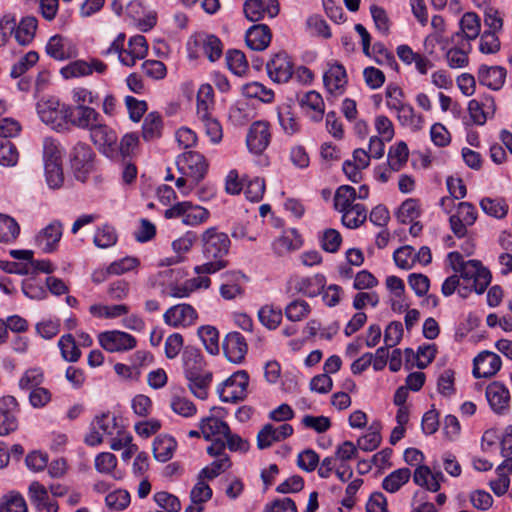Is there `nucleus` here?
I'll use <instances>...</instances> for the list:
<instances>
[{
	"mask_svg": "<svg viewBox=\"0 0 512 512\" xmlns=\"http://www.w3.org/2000/svg\"><path fill=\"white\" fill-rule=\"evenodd\" d=\"M94 466L99 473L112 475L114 478H117L114 473L117 466V458L114 454L110 452L99 453L95 457Z\"/></svg>",
	"mask_w": 512,
	"mask_h": 512,
	"instance_id": "61",
	"label": "nucleus"
},
{
	"mask_svg": "<svg viewBox=\"0 0 512 512\" xmlns=\"http://www.w3.org/2000/svg\"><path fill=\"white\" fill-rule=\"evenodd\" d=\"M242 93L247 98L259 99L265 103L271 102L274 98L272 90L267 89L264 85L258 82H252L244 85Z\"/></svg>",
	"mask_w": 512,
	"mask_h": 512,
	"instance_id": "56",
	"label": "nucleus"
},
{
	"mask_svg": "<svg viewBox=\"0 0 512 512\" xmlns=\"http://www.w3.org/2000/svg\"><path fill=\"white\" fill-rule=\"evenodd\" d=\"M37 113L43 123L59 131L65 128L72 115V108L61 103L58 98L49 97L37 103Z\"/></svg>",
	"mask_w": 512,
	"mask_h": 512,
	"instance_id": "2",
	"label": "nucleus"
},
{
	"mask_svg": "<svg viewBox=\"0 0 512 512\" xmlns=\"http://www.w3.org/2000/svg\"><path fill=\"white\" fill-rule=\"evenodd\" d=\"M324 85L330 94L340 95L347 84L346 70L341 64H333L324 73Z\"/></svg>",
	"mask_w": 512,
	"mask_h": 512,
	"instance_id": "28",
	"label": "nucleus"
},
{
	"mask_svg": "<svg viewBox=\"0 0 512 512\" xmlns=\"http://www.w3.org/2000/svg\"><path fill=\"white\" fill-rule=\"evenodd\" d=\"M89 311L95 317L113 319L122 315H126L129 312V307L125 304H117L111 306L93 304L90 306Z\"/></svg>",
	"mask_w": 512,
	"mask_h": 512,
	"instance_id": "46",
	"label": "nucleus"
},
{
	"mask_svg": "<svg viewBox=\"0 0 512 512\" xmlns=\"http://www.w3.org/2000/svg\"><path fill=\"white\" fill-rule=\"evenodd\" d=\"M198 335L208 353L211 355L219 353V333L215 327L201 326L198 328Z\"/></svg>",
	"mask_w": 512,
	"mask_h": 512,
	"instance_id": "47",
	"label": "nucleus"
},
{
	"mask_svg": "<svg viewBox=\"0 0 512 512\" xmlns=\"http://www.w3.org/2000/svg\"><path fill=\"white\" fill-rule=\"evenodd\" d=\"M270 139L271 134L268 123L256 121L249 128L246 144L252 153L261 154L268 147Z\"/></svg>",
	"mask_w": 512,
	"mask_h": 512,
	"instance_id": "18",
	"label": "nucleus"
},
{
	"mask_svg": "<svg viewBox=\"0 0 512 512\" xmlns=\"http://www.w3.org/2000/svg\"><path fill=\"white\" fill-rule=\"evenodd\" d=\"M231 466V461L228 455L214 460L209 466L203 468L198 477L202 479L212 480L225 472Z\"/></svg>",
	"mask_w": 512,
	"mask_h": 512,
	"instance_id": "54",
	"label": "nucleus"
},
{
	"mask_svg": "<svg viewBox=\"0 0 512 512\" xmlns=\"http://www.w3.org/2000/svg\"><path fill=\"white\" fill-rule=\"evenodd\" d=\"M270 78L278 83L287 82L293 75V64L286 53L276 54L266 65Z\"/></svg>",
	"mask_w": 512,
	"mask_h": 512,
	"instance_id": "22",
	"label": "nucleus"
},
{
	"mask_svg": "<svg viewBox=\"0 0 512 512\" xmlns=\"http://www.w3.org/2000/svg\"><path fill=\"white\" fill-rule=\"evenodd\" d=\"M44 168L48 186L52 189L60 188L64 181L61 156L53 142L47 140L44 145Z\"/></svg>",
	"mask_w": 512,
	"mask_h": 512,
	"instance_id": "6",
	"label": "nucleus"
},
{
	"mask_svg": "<svg viewBox=\"0 0 512 512\" xmlns=\"http://www.w3.org/2000/svg\"><path fill=\"white\" fill-rule=\"evenodd\" d=\"M94 152L88 144L78 143L71 153V167L77 180L85 182L93 169Z\"/></svg>",
	"mask_w": 512,
	"mask_h": 512,
	"instance_id": "8",
	"label": "nucleus"
},
{
	"mask_svg": "<svg viewBox=\"0 0 512 512\" xmlns=\"http://www.w3.org/2000/svg\"><path fill=\"white\" fill-rule=\"evenodd\" d=\"M62 235V222L53 220L38 232L35 237V244L43 253L50 254L58 249Z\"/></svg>",
	"mask_w": 512,
	"mask_h": 512,
	"instance_id": "13",
	"label": "nucleus"
},
{
	"mask_svg": "<svg viewBox=\"0 0 512 512\" xmlns=\"http://www.w3.org/2000/svg\"><path fill=\"white\" fill-rule=\"evenodd\" d=\"M293 434V427L284 423L279 427L266 424L257 434V446L259 449L270 447L274 442L282 441Z\"/></svg>",
	"mask_w": 512,
	"mask_h": 512,
	"instance_id": "21",
	"label": "nucleus"
},
{
	"mask_svg": "<svg viewBox=\"0 0 512 512\" xmlns=\"http://www.w3.org/2000/svg\"><path fill=\"white\" fill-rule=\"evenodd\" d=\"M100 346L107 352H124L136 347L137 340L129 333L111 330L98 335Z\"/></svg>",
	"mask_w": 512,
	"mask_h": 512,
	"instance_id": "9",
	"label": "nucleus"
},
{
	"mask_svg": "<svg viewBox=\"0 0 512 512\" xmlns=\"http://www.w3.org/2000/svg\"><path fill=\"white\" fill-rule=\"evenodd\" d=\"M486 398L495 413L504 414L509 410L510 393L504 384L500 382L489 384L486 388Z\"/></svg>",
	"mask_w": 512,
	"mask_h": 512,
	"instance_id": "24",
	"label": "nucleus"
},
{
	"mask_svg": "<svg viewBox=\"0 0 512 512\" xmlns=\"http://www.w3.org/2000/svg\"><path fill=\"white\" fill-rule=\"evenodd\" d=\"M409 156L408 146L404 141L391 146L388 152V165L392 171H399L407 162Z\"/></svg>",
	"mask_w": 512,
	"mask_h": 512,
	"instance_id": "43",
	"label": "nucleus"
},
{
	"mask_svg": "<svg viewBox=\"0 0 512 512\" xmlns=\"http://www.w3.org/2000/svg\"><path fill=\"white\" fill-rule=\"evenodd\" d=\"M310 312V305L302 299L293 300L285 307V316L292 322L302 321Z\"/></svg>",
	"mask_w": 512,
	"mask_h": 512,
	"instance_id": "50",
	"label": "nucleus"
},
{
	"mask_svg": "<svg viewBox=\"0 0 512 512\" xmlns=\"http://www.w3.org/2000/svg\"><path fill=\"white\" fill-rule=\"evenodd\" d=\"M18 403L13 396H4L0 403V436L14 432L18 427Z\"/></svg>",
	"mask_w": 512,
	"mask_h": 512,
	"instance_id": "19",
	"label": "nucleus"
},
{
	"mask_svg": "<svg viewBox=\"0 0 512 512\" xmlns=\"http://www.w3.org/2000/svg\"><path fill=\"white\" fill-rule=\"evenodd\" d=\"M183 365L186 379L195 375L205 373L204 371V360L200 351L194 347H186L183 355Z\"/></svg>",
	"mask_w": 512,
	"mask_h": 512,
	"instance_id": "31",
	"label": "nucleus"
},
{
	"mask_svg": "<svg viewBox=\"0 0 512 512\" xmlns=\"http://www.w3.org/2000/svg\"><path fill=\"white\" fill-rule=\"evenodd\" d=\"M247 343L239 332H230L223 341V351L230 362L240 363L247 353Z\"/></svg>",
	"mask_w": 512,
	"mask_h": 512,
	"instance_id": "25",
	"label": "nucleus"
},
{
	"mask_svg": "<svg viewBox=\"0 0 512 512\" xmlns=\"http://www.w3.org/2000/svg\"><path fill=\"white\" fill-rule=\"evenodd\" d=\"M326 278L322 274H316L312 277H303L297 280L295 288L298 292L307 297H316L324 289Z\"/></svg>",
	"mask_w": 512,
	"mask_h": 512,
	"instance_id": "33",
	"label": "nucleus"
},
{
	"mask_svg": "<svg viewBox=\"0 0 512 512\" xmlns=\"http://www.w3.org/2000/svg\"><path fill=\"white\" fill-rule=\"evenodd\" d=\"M506 69L501 66L481 65L478 70L479 83L492 90H499L504 85Z\"/></svg>",
	"mask_w": 512,
	"mask_h": 512,
	"instance_id": "30",
	"label": "nucleus"
},
{
	"mask_svg": "<svg viewBox=\"0 0 512 512\" xmlns=\"http://www.w3.org/2000/svg\"><path fill=\"white\" fill-rule=\"evenodd\" d=\"M244 193L248 200L258 202L263 198L265 192L264 179L255 177L253 179H243Z\"/></svg>",
	"mask_w": 512,
	"mask_h": 512,
	"instance_id": "60",
	"label": "nucleus"
},
{
	"mask_svg": "<svg viewBox=\"0 0 512 512\" xmlns=\"http://www.w3.org/2000/svg\"><path fill=\"white\" fill-rule=\"evenodd\" d=\"M37 29V19L35 17L23 18L16 26L15 39L20 45H28L34 38Z\"/></svg>",
	"mask_w": 512,
	"mask_h": 512,
	"instance_id": "38",
	"label": "nucleus"
},
{
	"mask_svg": "<svg viewBox=\"0 0 512 512\" xmlns=\"http://www.w3.org/2000/svg\"><path fill=\"white\" fill-rule=\"evenodd\" d=\"M367 219V209L363 204H355L342 213L341 221L344 226L355 229L361 226Z\"/></svg>",
	"mask_w": 512,
	"mask_h": 512,
	"instance_id": "40",
	"label": "nucleus"
},
{
	"mask_svg": "<svg viewBox=\"0 0 512 512\" xmlns=\"http://www.w3.org/2000/svg\"><path fill=\"white\" fill-rule=\"evenodd\" d=\"M282 317V310L271 305H265L258 311L259 321L270 330H274L280 325Z\"/></svg>",
	"mask_w": 512,
	"mask_h": 512,
	"instance_id": "49",
	"label": "nucleus"
},
{
	"mask_svg": "<svg viewBox=\"0 0 512 512\" xmlns=\"http://www.w3.org/2000/svg\"><path fill=\"white\" fill-rule=\"evenodd\" d=\"M303 240L298 231L294 228L285 230L281 236L272 243L274 253L281 257L300 249Z\"/></svg>",
	"mask_w": 512,
	"mask_h": 512,
	"instance_id": "26",
	"label": "nucleus"
},
{
	"mask_svg": "<svg viewBox=\"0 0 512 512\" xmlns=\"http://www.w3.org/2000/svg\"><path fill=\"white\" fill-rule=\"evenodd\" d=\"M189 382L190 391L195 397L204 400L208 396L207 388L212 380V374L205 372L202 374L195 375V378H187Z\"/></svg>",
	"mask_w": 512,
	"mask_h": 512,
	"instance_id": "51",
	"label": "nucleus"
},
{
	"mask_svg": "<svg viewBox=\"0 0 512 512\" xmlns=\"http://www.w3.org/2000/svg\"><path fill=\"white\" fill-rule=\"evenodd\" d=\"M164 216L167 219L181 218L182 223L187 226H198L209 219L210 212L190 201H183L166 209Z\"/></svg>",
	"mask_w": 512,
	"mask_h": 512,
	"instance_id": "3",
	"label": "nucleus"
},
{
	"mask_svg": "<svg viewBox=\"0 0 512 512\" xmlns=\"http://www.w3.org/2000/svg\"><path fill=\"white\" fill-rule=\"evenodd\" d=\"M460 31L451 36V43L459 45V42L464 43L467 41V46L470 47L469 41L476 39L481 30L480 18L474 12L465 13L460 19Z\"/></svg>",
	"mask_w": 512,
	"mask_h": 512,
	"instance_id": "16",
	"label": "nucleus"
},
{
	"mask_svg": "<svg viewBox=\"0 0 512 512\" xmlns=\"http://www.w3.org/2000/svg\"><path fill=\"white\" fill-rule=\"evenodd\" d=\"M0 512H28V507L20 493L11 491L0 498Z\"/></svg>",
	"mask_w": 512,
	"mask_h": 512,
	"instance_id": "44",
	"label": "nucleus"
},
{
	"mask_svg": "<svg viewBox=\"0 0 512 512\" xmlns=\"http://www.w3.org/2000/svg\"><path fill=\"white\" fill-rule=\"evenodd\" d=\"M420 215L419 204L415 199L405 200L398 209L397 218L403 223H409L418 218Z\"/></svg>",
	"mask_w": 512,
	"mask_h": 512,
	"instance_id": "62",
	"label": "nucleus"
},
{
	"mask_svg": "<svg viewBox=\"0 0 512 512\" xmlns=\"http://www.w3.org/2000/svg\"><path fill=\"white\" fill-rule=\"evenodd\" d=\"M396 111L401 125L409 127L414 131L422 129L424 123L423 116L417 114L411 105L404 103Z\"/></svg>",
	"mask_w": 512,
	"mask_h": 512,
	"instance_id": "36",
	"label": "nucleus"
},
{
	"mask_svg": "<svg viewBox=\"0 0 512 512\" xmlns=\"http://www.w3.org/2000/svg\"><path fill=\"white\" fill-rule=\"evenodd\" d=\"M90 138L105 156L111 159L118 157V137L112 128L99 122L90 131Z\"/></svg>",
	"mask_w": 512,
	"mask_h": 512,
	"instance_id": "7",
	"label": "nucleus"
},
{
	"mask_svg": "<svg viewBox=\"0 0 512 512\" xmlns=\"http://www.w3.org/2000/svg\"><path fill=\"white\" fill-rule=\"evenodd\" d=\"M44 381V373L41 368L27 369L19 380V387L23 390H33L40 387Z\"/></svg>",
	"mask_w": 512,
	"mask_h": 512,
	"instance_id": "57",
	"label": "nucleus"
},
{
	"mask_svg": "<svg viewBox=\"0 0 512 512\" xmlns=\"http://www.w3.org/2000/svg\"><path fill=\"white\" fill-rule=\"evenodd\" d=\"M278 121L287 135H293L300 130V123L289 105L278 108Z\"/></svg>",
	"mask_w": 512,
	"mask_h": 512,
	"instance_id": "42",
	"label": "nucleus"
},
{
	"mask_svg": "<svg viewBox=\"0 0 512 512\" xmlns=\"http://www.w3.org/2000/svg\"><path fill=\"white\" fill-rule=\"evenodd\" d=\"M249 377L246 371L240 370L232 374L217 389L223 402L237 403L247 396Z\"/></svg>",
	"mask_w": 512,
	"mask_h": 512,
	"instance_id": "4",
	"label": "nucleus"
},
{
	"mask_svg": "<svg viewBox=\"0 0 512 512\" xmlns=\"http://www.w3.org/2000/svg\"><path fill=\"white\" fill-rule=\"evenodd\" d=\"M199 429L205 440H212L213 437L225 436L228 433L229 425L215 416H208L201 419Z\"/></svg>",
	"mask_w": 512,
	"mask_h": 512,
	"instance_id": "32",
	"label": "nucleus"
},
{
	"mask_svg": "<svg viewBox=\"0 0 512 512\" xmlns=\"http://www.w3.org/2000/svg\"><path fill=\"white\" fill-rule=\"evenodd\" d=\"M93 242L97 247L102 249L115 245L117 242L115 228L109 224H104L99 227L95 232Z\"/></svg>",
	"mask_w": 512,
	"mask_h": 512,
	"instance_id": "53",
	"label": "nucleus"
},
{
	"mask_svg": "<svg viewBox=\"0 0 512 512\" xmlns=\"http://www.w3.org/2000/svg\"><path fill=\"white\" fill-rule=\"evenodd\" d=\"M410 477V469L399 468L383 479L382 488L389 493H395L409 481Z\"/></svg>",
	"mask_w": 512,
	"mask_h": 512,
	"instance_id": "37",
	"label": "nucleus"
},
{
	"mask_svg": "<svg viewBox=\"0 0 512 512\" xmlns=\"http://www.w3.org/2000/svg\"><path fill=\"white\" fill-rule=\"evenodd\" d=\"M192 44L199 48L209 61H217L223 53V45L221 40L213 34H198L193 41L188 42V49L191 57H198V51L192 50Z\"/></svg>",
	"mask_w": 512,
	"mask_h": 512,
	"instance_id": "12",
	"label": "nucleus"
},
{
	"mask_svg": "<svg viewBox=\"0 0 512 512\" xmlns=\"http://www.w3.org/2000/svg\"><path fill=\"white\" fill-rule=\"evenodd\" d=\"M477 219V211L473 204L469 202H460L457 205V211L449 218L452 232L458 238L467 234V227L472 226Z\"/></svg>",
	"mask_w": 512,
	"mask_h": 512,
	"instance_id": "11",
	"label": "nucleus"
},
{
	"mask_svg": "<svg viewBox=\"0 0 512 512\" xmlns=\"http://www.w3.org/2000/svg\"><path fill=\"white\" fill-rule=\"evenodd\" d=\"M357 199L356 189L350 185H342L337 188L334 195V208L341 214L355 205Z\"/></svg>",
	"mask_w": 512,
	"mask_h": 512,
	"instance_id": "35",
	"label": "nucleus"
},
{
	"mask_svg": "<svg viewBox=\"0 0 512 512\" xmlns=\"http://www.w3.org/2000/svg\"><path fill=\"white\" fill-rule=\"evenodd\" d=\"M46 53L57 61L73 58L77 55V48L73 42L61 35L52 36L46 44Z\"/></svg>",
	"mask_w": 512,
	"mask_h": 512,
	"instance_id": "23",
	"label": "nucleus"
},
{
	"mask_svg": "<svg viewBox=\"0 0 512 512\" xmlns=\"http://www.w3.org/2000/svg\"><path fill=\"white\" fill-rule=\"evenodd\" d=\"M226 62L229 70L238 76L243 75L248 69L246 57L240 50L227 51Z\"/></svg>",
	"mask_w": 512,
	"mask_h": 512,
	"instance_id": "59",
	"label": "nucleus"
},
{
	"mask_svg": "<svg viewBox=\"0 0 512 512\" xmlns=\"http://www.w3.org/2000/svg\"><path fill=\"white\" fill-rule=\"evenodd\" d=\"M107 65L97 58H91L90 61L75 60L68 63L60 69V74L64 79L80 78L90 76L94 71L98 74H104Z\"/></svg>",
	"mask_w": 512,
	"mask_h": 512,
	"instance_id": "10",
	"label": "nucleus"
},
{
	"mask_svg": "<svg viewBox=\"0 0 512 512\" xmlns=\"http://www.w3.org/2000/svg\"><path fill=\"white\" fill-rule=\"evenodd\" d=\"M100 117V114L94 108L77 105L72 109V115L69 119L74 126L91 131L99 123Z\"/></svg>",
	"mask_w": 512,
	"mask_h": 512,
	"instance_id": "29",
	"label": "nucleus"
},
{
	"mask_svg": "<svg viewBox=\"0 0 512 512\" xmlns=\"http://www.w3.org/2000/svg\"><path fill=\"white\" fill-rule=\"evenodd\" d=\"M213 88L210 84L200 86L197 93V116L205 117L213 107Z\"/></svg>",
	"mask_w": 512,
	"mask_h": 512,
	"instance_id": "52",
	"label": "nucleus"
},
{
	"mask_svg": "<svg viewBox=\"0 0 512 512\" xmlns=\"http://www.w3.org/2000/svg\"><path fill=\"white\" fill-rule=\"evenodd\" d=\"M202 254L209 260L194 268L196 274H214L227 267L224 257L229 253L231 241L229 236L213 226L205 229L200 236Z\"/></svg>",
	"mask_w": 512,
	"mask_h": 512,
	"instance_id": "1",
	"label": "nucleus"
},
{
	"mask_svg": "<svg viewBox=\"0 0 512 512\" xmlns=\"http://www.w3.org/2000/svg\"><path fill=\"white\" fill-rule=\"evenodd\" d=\"M480 207L484 213L495 218H503L508 212V205L503 199L483 198Z\"/></svg>",
	"mask_w": 512,
	"mask_h": 512,
	"instance_id": "58",
	"label": "nucleus"
},
{
	"mask_svg": "<svg viewBox=\"0 0 512 512\" xmlns=\"http://www.w3.org/2000/svg\"><path fill=\"white\" fill-rule=\"evenodd\" d=\"M62 358L67 362H77L81 357V350L72 334H64L58 341Z\"/></svg>",
	"mask_w": 512,
	"mask_h": 512,
	"instance_id": "39",
	"label": "nucleus"
},
{
	"mask_svg": "<svg viewBox=\"0 0 512 512\" xmlns=\"http://www.w3.org/2000/svg\"><path fill=\"white\" fill-rule=\"evenodd\" d=\"M19 153L16 146L4 140L0 142V165L4 167H13L18 163Z\"/></svg>",
	"mask_w": 512,
	"mask_h": 512,
	"instance_id": "64",
	"label": "nucleus"
},
{
	"mask_svg": "<svg viewBox=\"0 0 512 512\" xmlns=\"http://www.w3.org/2000/svg\"><path fill=\"white\" fill-rule=\"evenodd\" d=\"M39 60V55L36 51H29L21 57L11 68L10 76L18 78L33 67Z\"/></svg>",
	"mask_w": 512,
	"mask_h": 512,
	"instance_id": "63",
	"label": "nucleus"
},
{
	"mask_svg": "<svg viewBox=\"0 0 512 512\" xmlns=\"http://www.w3.org/2000/svg\"><path fill=\"white\" fill-rule=\"evenodd\" d=\"M272 34L270 28L265 24L251 26L245 35L247 46L255 51L265 50L271 42Z\"/></svg>",
	"mask_w": 512,
	"mask_h": 512,
	"instance_id": "27",
	"label": "nucleus"
},
{
	"mask_svg": "<svg viewBox=\"0 0 512 512\" xmlns=\"http://www.w3.org/2000/svg\"><path fill=\"white\" fill-rule=\"evenodd\" d=\"M177 443L168 435H160L153 442L154 458L159 462H167L173 457Z\"/></svg>",
	"mask_w": 512,
	"mask_h": 512,
	"instance_id": "34",
	"label": "nucleus"
},
{
	"mask_svg": "<svg viewBox=\"0 0 512 512\" xmlns=\"http://www.w3.org/2000/svg\"><path fill=\"white\" fill-rule=\"evenodd\" d=\"M226 280L220 287V295L226 300L235 299L237 296L243 293V288L236 283H229L232 280H238L240 277H244L240 272H228L222 275Z\"/></svg>",
	"mask_w": 512,
	"mask_h": 512,
	"instance_id": "48",
	"label": "nucleus"
},
{
	"mask_svg": "<svg viewBox=\"0 0 512 512\" xmlns=\"http://www.w3.org/2000/svg\"><path fill=\"white\" fill-rule=\"evenodd\" d=\"M502 361L499 355L490 351L479 353L473 361V376L475 378H490L501 368Z\"/></svg>",
	"mask_w": 512,
	"mask_h": 512,
	"instance_id": "17",
	"label": "nucleus"
},
{
	"mask_svg": "<svg viewBox=\"0 0 512 512\" xmlns=\"http://www.w3.org/2000/svg\"><path fill=\"white\" fill-rule=\"evenodd\" d=\"M166 324L172 327H187L195 323L196 310L189 304H177L170 307L163 315Z\"/></svg>",
	"mask_w": 512,
	"mask_h": 512,
	"instance_id": "20",
	"label": "nucleus"
},
{
	"mask_svg": "<svg viewBox=\"0 0 512 512\" xmlns=\"http://www.w3.org/2000/svg\"><path fill=\"white\" fill-rule=\"evenodd\" d=\"M459 269V278L472 284L477 294H482L489 286L492 276L490 271L478 260H468Z\"/></svg>",
	"mask_w": 512,
	"mask_h": 512,
	"instance_id": "5",
	"label": "nucleus"
},
{
	"mask_svg": "<svg viewBox=\"0 0 512 512\" xmlns=\"http://www.w3.org/2000/svg\"><path fill=\"white\" fill-rule=\"evenodd\" d=\"M448 66L452 69L464 68L468 64V55L465 51V43L459 42V45L448 49L446 52Z\"/></svg>",
	"mask_w": 512,
	"mask_h": 512,
	"instance_id": "55",
	"label": "nucleus"
},
{
	"mask_svg": "<svg viewBox=\"0 0 512 512\" xmlns=\"http://www.w3.org/2000/svg\"><path fill=\"white\" fill-rule=\"evenodd\" d=\"M20 234V226L9 215L0 213V242L12 243Z\"/></svg>",
	"mask_w": 512,
	"mask_h": 512,
	"instance_id": "41",
	"label": "nucleus"
},
{
	"mask_svg": "<svg viewBox=\"0 0 512 512\" xmlns=\"http://www.w3.org/2000/svg\"><path fill=\"white\" fill-rule=\"evenodd\" d=\"M278 0H246L243 11L246 18L257 22L265 17L274 18L279 14Z\"/></svg>",
	"mask_w": 512,
	"mask_h": 512,
	"instance_id": "15",
	"label": "nucleus"
},
{
	"mask_svg": "<svg viewBox=\"0 0 512 512\" xmlns=\"http://www.w3.org/2000/svg\"><path fill=\"white\" fill-rule=\"evenodd\" d=\"M162 119L156 112L149 113L142 125V136L146 141H152L161 136Z\"/></svg>",
	"mask_w": 512,
	"mask_h": 512,
	"instance_id": "45",
	"label": "nucleus"
},
{
	"mask_svg": "<svg viewBox=\"0 0 512 512\" xmlns=\"http://www.w3.org/2000/svg\"><path fill=\"white\" fill-rule=\"evenodd\" d=\"M177 163L180 169L192 178L194 185L204 178L208 170L205 157L198 152L188 151L183 153Z\"/></svg>",
	"mask_w": 512,
	"mask_h": 512,
	"instance_id": "14",
	"label": "nucleus"
}]
</instances>
